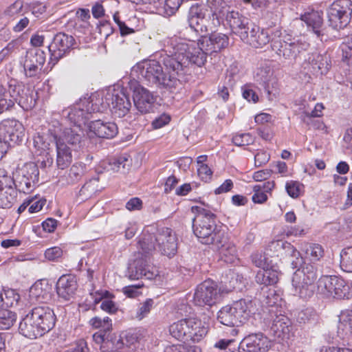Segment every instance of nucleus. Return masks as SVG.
I'll list each match as a JSON object with an SVG mask.
<instances>
[{
	"mask_svg": "<svg viewBox=\"0 0 352 352\" xmlns=\"http://www.w3.org/2000/svg\"><path fill=\"white\" fill-rule=\"evenodd\" d=\"M184 47L177 43L168 54L166 51L161 55L160 61L148 60L139 63L133 71L138 73L146 85L175 92L182 87L184 76L191 67Z\"/></svg>",
	"mask_w": 352,
	"mask_h": 352,
	"instance_id": "f257e3e1",
	"label": "nucleus"
},
{
	"mask_svg": "<svg viewBox=\"0 0 352 352\" xmlns=\"http://www.w3.org/2000/svg\"><path fill=\"white\" fill-rule=\"evenodd\" d=\"M56 321V316L54 310L49 306H36L21 320L19 332L28 339H36L51 331Z\"/></svg>",
	"mask_w": 352,
	"mask_h": 352,
	"instance_id": "f03ea898",
	"label": "nucleus"
},
{
	"mask_svg": "<svg viewBox=\"0 0 352 352\" xmlns=\"http://www.w3.org/2000/svg\"><path fill=\"white\" fill-rule=\"evenodd\" d=\"M185 46V52L190 61V66H203L206 62L207 56L218 53L229 45V38L227 35L219 32H212L209 36H201L199 39L197 47L189 46L187 43H179Z\"/></svg>",
	"mask_w": 352,
	"mask_h": 352,
	"instance_id": "7ed1b4c3",
	"label": "nucleus"
},
{
	"mask_svg": "<svg viewBox=\"0 0 352 352\" xmlns=\"http://www.w3.org/2000/svg\"><path fill=\"white\" fill-rule=\"evenodd\" d=\"M254 311L253 302L241 298L222 307L217 313V320L228 327H239L248 321Z\"/></svg>",
	"mask_w": 352,
	"mask_h": 352,
	"instance_id": "20e7f679",
	"label": "nucleus"
},
{
	"mask_svg": "<svg viewBox=\"0 0 352 352\" xmlns=\"http://www.w3.org/2000/svg\"><path fill=\"white\" fill-rule=\"evenodd\" d=\"M192 211L197 213L192 220V227L194 234L200 243H208L210 234L218 227L216 223L217 215L211 211L200 206L192 207Z\"/></svg>",
	"mask_w": 352,
	"mask_h": 352,
	"instance_id": "39448f33",
	"label": "nucleus"
},
{
	"mask_svg": "<svg viewBox=\"0 0 352 352\" xmlns=\"http://www.w3.org/2000/svg\"><path fill=\"white\" fill-rule=\"evenodd\" d=\"M318 278L316 267L311 263H305L293 274L292 286L294 295L302 298L311 297L314 292V283Z\"/></svg>",
	"mask_w": 352,
	"mask_h": 352,
	"instance_id": "423d86ee",
	"label": "nucleus"
},
{
	"mask_svg": "<svg viewBox=\"0 0 352 352\" xmlns=\"http://www.w3.org/2000/svg\"><path fill=\"white\" fill-rule=\"evenodd\" d=\"M352 15L351 0H336L327 9L329 26L338 30L345 28Z\"/></svg>",
	"mask_w": 352,
	"mask_h": 352,
	"instance_id": "0eeeda50",
	"label": "nucleus"
},
{
	"mask_svg": "<svg viewBox=\"0 0 352 352\" xmlns=\"http://www.w3.org/2000/svg\"><path fill=\"white\" fill-rule=\"evenodd\" d=\"M9 100L14 104L16 102L23 109L30 110L34 107L36 100L32 96V91L26 87L22 82L15 79H11L8 82Z\"/></svg>",
	"mask_w": 352,
	"mask_h": 352,
	"instance_id": "6e6552de",
	"label": "nucleus"
},
{
	"mask_svg": "<svg viewBox=\"0 0 352 352\" xmlns=\"http://www.w3.org/2000/svg\"><path fill=\"white\" fill-rule=\"evenodd\" d=\"M318 287L324 288L327 293L336 299H349L350 286L342 277L337 276H324L318 281Z\"/></svg>",
	"mask_w": 352,
	"mask_h": 352,
	"instance_id": "1a4fd4ad",
	"label": "nucleus"
},
{
	"mask_svg": "<svg viewBox=\"0 0 352 352\" xmlns=\"http://www.w3.org/2000/svg\"><path fill=\"white\" fill-rule=\"evenodd\" d=\"M210 18L208 0L206 3H195L192 4L188 12V22L189 26L195 32L206 34L208 32L207 22Z\"/></svg>",
	"mask_w": 352,
	"mask_h": 352,
	"instance_id": "9d476101",
	"label": "nucleus"
},
{
	"mask_svg": "<svg viewBox=\"0 0 352 352\" xmlns=\"http://www.w3.org/2000/svg\"><path fill=\"white\" fill-rule=\"evenodd\" d=\"M150 258L148 255L143 256V253L138 252L135 254L134 260L128 267V276L131 280L145 278L153 280L156 274L153 271V267L149 265Z\"/></svg>",
	"mask_w": 352,
	"mask_h": 352,
	"instance_id": "9b49d317",
	"label": "nucleus"
},
{
	"mask_svg": "<svg viewBox=\"0 0 352 352\" xmlns=\"http://www.w3.org/2000/svg\"><path fill=\"white\" fill-rule=\"evenodd\" d=\"M75 44V38L64 32L56 34L48 45L50 61L55 65L60 58L66 56Z\"/></svg>",
	"mask_w": 352,
	"mask_h": 352,
	"instance_id": "f8f14e48",
	"label": "nucleus"
},
{
	"mask_svg": "<svg viewBox=\"0 0 352 352\" xmlns=\"http://www.w3.org/2000/svg\"><path fill=\"white\" fill-rule=\"evenodd\" d=\"M218 286L215 282L208 279L200 283L196 288L193 302L195 305L204 307L212 306L219 297Z\"/></svg>",
	"mask_w": 352,
	"mask_h": 352,
	"instance_id": "ddd939ff",
	"label": "nucleus"
},
{
	"mask_svg": "<svg viewBox=\"0 0 352 352\" xmlns=\"http://www.w3.org/2000/svg\"><path fill=\"white\" fill-rule=\"evenodd\" d=\"M309 47L308 43L300 41L288 43L276 38L271 40L272 50L285 59H295L300 53L307 51Z\"/></svg>",
	"mask_w": 352,
	"mask_h": 352,
	"instance_id": "4468645a",
	"label": "nucleus"
},
{
	"mask_svg": "<svg viewBox=\"0 0 352 352\" xmlns=\"http://www.w3.org/2000/svg\"><path fill=\"white\" fill-rule=\"evenodd\" d=\"M158 251L169 258L173 256L177 250L175 233L168 228H162L157 230L155 235Z\"/></svg>",
	"mask_w": 352,
	"mask_h": 352,
	"instance_id": "2eb2a0df",
	"label": "nucleus"
},
{
	"mask_svg": "<svg viewBox=\"0 0 352 352\" xmlns=\"http://www.w3.org/2000/svg\"><path fill=\"white\" fill-rule=\"evenodd\" d=\"M0 131L3 132V140H7L8 147L22 142L25 136L23 124L14 119L3 120L0 124Z\"/></svg>",
	"mask_w": 352,
	"mask_h": 352,
	"instance_id": "dca6fc26",
	"label": "nucleus"
},
{
	"mask_svg": "<svg viewBox=\"0 0 352 352\" xmlns=\"http://www.w3.org/2000/svg\"><path fill=\"white\" fill-rule=\"evenodd\" d=\"M133 100L137 110L142 114L153 112L156 98L153 94L141 85L133 89Z\"/></svg>",
	"mask_w": 352,
	"mask_h": 352,
	"instance_id": "f3484780",
	"label": "nucleus"
},
{
	"mask_svg": "<svg viewBox=\"0 0 352 352\" xmlns=\"http://www.w3.org/2000/svg\"><path fill=\"white\" fill-rule=\"evenodd\" d=\"M107 100L109 101V109L115 117H124L131 108L129 96L122 91L116 94L107 93Z\"/></svg>",
	"mask_w": 352,
	"mask_h": 352,
	"instance_id": "a211bd4d",
	"label": "nucleus"
},
{
	"mask_svg": "<svg viewBox=\"0 0 352 352\" xmlns=\"http://www.w3.org/2000/svg\"><path fill=\"white\" fill-rule=\"evenodd\" d=\"M240 346L246 352H267L271 347V343L267 336L259 332L245 336Z\"/></svg>",
	"mask_w": 352,
	"mask_h": 352,
	"instance_id": "6ab92c4d",
	"label": "nucleus"
},
{
	"mask_svg": "<svg viewBox=\"0 0 352 352\" xmlns=\"http://www.w3.org/2000/svg\"><path fill=\"white\" fill-rule=\"evenodd\" d=\"M270 315L272 325L270 327V333L277 338L284 340L288 338L292 330V321L285 315L279 312L273 313Z\"/></svg>",
	"mask_w": 352,
	"mask_h": 352,
	"instance_id": "aec40b11",
	"label": "nucleus"
},
{
	"mask_svg": "<svg viewBox=\"0 0 352 352\" xmlns=\"http://www.w3.org/2000/svg\"><path fill=\"white\" fill-rule=\"evenodd\" d=\"M78 287L76 277L67 274L59 277L56 284V290L59 298L68 301L74 297Z\"/></svg>",
	"mask_w": 352,
	"mask_h": 352,
	"instance_id": "412c9836",
	"label": "nucleus"
},
{
	"mask_svg": "<svg viewBox=\"0 0 352 352\" xmlns=\"http://www.w3.org/2000/svg\"><path fill=\"white\" fill-rule=\"evenodd\" d=\"M84 132L80 128H65L60 135H54L55 142H63L73 150H78L82 147Z\"/></svg>",
	"mask_w": 352,
	"mask_h": 352,
	"instance_id": "4be33fe9",
	"label": "nucleus"
},
{
	"mask_svg": "<svg viewBox=\"0 0 352 352\" xmlns=\"http://www.w3.org/2000/svg\"><path fill=\"white\" fill-rule=\"evenodd\" d=\"M88 127L90 132L100 138L111 139L118 133V128L115 122L100 119L91 121Z\"/></svg>",
	"mask_w": 352,
	"mask_h": 352,
	"instance_id": "5701e85b",
	"label": "nucleus"
},
{
	"mask_svg": "<svg viewBox=\"0 0 352 352\" xmlns=\"http://www.w3.org/2000/svg\"><path fill=\"white\" fill-rule=\"evenodd\" d=\"M209 11L214 25H220L223 20L227 22L231 14L236 11L230 10V6L223 0H208Z\"/></svg>",
	"mask_w": 352,
	"mask_h": 352,
	"instance_id": "b1692460",
	"label": "nucleus"
},
{
	"mask_svg": "<svg viewBox=\"0 0 352 352\" xmlns=\"http://www.w3.org/2000/svg\"><path fill=\"white\" fill-rule=\"evenodd\" d=\"M83 102L76 104L63 111V116L68 119L71 123H73L76 127L81 129L82 126L85 124L89 119V113L87 111L85 106H83Z\"/></svg>",
	"mask_w": 352,
	"mask_h": 352,
	"instance_id": "393cba45",
	"label": "nucleus"
},
{
	"mask_svg": "<svg viewBox=\"0 0 352 352\" xmlns=\"http://www.w3.org/2000/svg\"><path fill=\"white\" fill-rule=\"evenodd\" d=\"M301 19L305 21L308 28L311 29L320 41H322L323 37L327 36V30L322 12L313 11L305 13L301 16Z\"/></svg>",
	"mask_w": 352,
	"mask_h": 352,
	"instance_id": "a878e982",
	"label": "nucleus"
},
{
	"mask_svg": "<svg viewBox=\"0 0 352 352\" xmlns=\"http://www.w3.org/2000/svg\"><path fill=\"white\" fill-rule=\"evenodd\" d=\"M228 23L229 24L232 32L239 36L241 41H243L245 35H247L245 31L248 30H251L253 28L250 24L255 25V23L252 22L248 18L244 16L239 12L231 14Z\"/></svg>",
	"mask_w": 352,
	"mask_h": 352,
	"instance_id": "bb28decb",
	"label": "nucleus"
},
{
	"mask_svg": "<svg viewBox=\"0 0 352 352\" xmlns=\"http://www.w3.org/2000/svg\"><path fill=\"white\" fill-rule=\"evenodd\" d=\"M250 35H245L243 41L253 47L260 48L269 43L270 41V33L267 30L261 29L257 25H251Z\"/></svg>",
	"mask_w": 352,
	"mask_h": 352,
	"instance_id": "cd10ccee",
	"label": "nucleus"
},
{
	"mask_svg": "<svg viewBox=\"0 0 352 352\" xmlns=\"http://www.w3.org/2000/svg\"><path fill=\"white\" fill-rule=\"evenodd\" d=\"M56 148V165L59 169L64 170L67 168L73 160V154L78 152L72 149L69 145L63 142H55Z\"/></svg>",
	"mask_w": 352,
	"mask_h": 352,
	"instance_id": "c85d7f7f",
	"label": "nucleus"
},
{
	"mask_svg": "<svg viewBox=\"0 0 352 352\" xmlns=\"http://www.w3.org/2000/svg\"><path fill=\"white\" fill-rule=\"evenodd\" d=\"M52 286L45 279L36 281L30 289V296L38 302H47L51 299Z\"/></svg>",
	"mask_w": 352,
	"mask_h": 352,
	"instance_id": "c756f323",
	"label": "nucleus"
},
{
	"mask_svg": "<svg viewBox=\"0 0 352 352\" xmlns=\"http://www.w3.org/2000/svg\"><path fill=\"white\" fill-rule=\"evenodd\" d=\"M187 321L189 340H192L194 342H199L207 334L208 328L197 318H187Z\"/></svg>",
	"mask_w": 352,
	"mask_h": 352,
	"instance_id": "7c9ffc66",
	"label": "nucleus"
},
{
	"mask_svg": "<svg viewBox=\"0 0 352 352\" xmlns=\"http://www.w3.org/2000/svg\"><path fill=\"white\" fill-rule=\"evenodd\" d=\"M82 102L83 106H85L89 114L94 112H104L110 107L109 101L107 100V95L103 98L99 94H93Z\"/></svg>",
	"mask_w": 352,
	"mask_h": 352,
	"instance_id": "2f4dec72",
	"label": "nucleus"
},
{
	"mask_svg": "<svg viewBox=\"0 0 352 352\" xmlns=\"http://www.w3.org/2000/svg\"><path fill=\"white\" fill-rule=\"evenodd\" d=\"M188 327L187 318L180 320L169 327L170 334L178 340L189 341Z\"/></svg>",
	"mask_w": 352,
	"mask_h": 352,
	"instance_id": "473e14b6",
	"label": "nucleus"
},
{
	"mask_svg": "<svg viewBox=\"0 0 352 352\" xmlns=\"http://www.w3.org/2000/svg\"><path fill=\"white\" fill-rule=\"evenodd\" d=\"M278 271L275 272L269 270H259L255 276V281L259 285L265 286L273 285L278 281Z\"/></svg>",
	"mask_w": 352,
	"mask_h": 352,
	"instance_id": "72a5a7b5",
	"label": "nucleus"
},
{
	"mask_svg": "<svg viewBox=\"0 0 352 352\" xmlns=\"http://www.w3.org/2000/svg\"><path fill=\"white\" fill-rule=\"evenodd\" d=\"M285 251L286 254L294 252V255H298V251L290 243L283 241L282 240L274 241L270 243L266 251L272 254H278L282 251Z\"/></svg>",
	"mask_w": 352,
	"mask_h": 352,
	"instance_id": "f704fd0d",
	"label": "nucleus"
},
{
	"mask_svg": "<svg viewBox=\"0 0 352 352\" xmlns=\"http://www.w3.org/2000/svg\"><path fill=\"white\" fill-rule=\"evenodd\" d=\"M240 348V344L232 338L219 339L213 345V349L217 352H241Z\"/></svg>",
	"mask_w": 352,
	"mask_h": 352,
	"instance_id": "c9c22d12",
	"label": "nucleus"
},
{
	"mask_svg": "<svg viewBox=\"0 0 352 352\" xmlns=\"http://www.w3.org/2000/svg\"><path fill=\"white\" fill-rule=\"evenodd\" d=\"M27 12V3L23 0H16L8 7L4 14L6 16L12 18L15 21L20 16H23Z\"/></svg>",
	"mask_w": 352,
	"mask_h": 352,
	"instance_id": "e433bc0d",
	"label": "nucleus"
},
{
	"mask_svg": "<svg viewBox=\"0 0 352 352\" xmlns=\"http://www.w3.org/2000/svg\"><path fill=\"white\" fill-rule=\"evenodd\" d=\"M210 238H211L210 241L204 243V244L213 245L217 250L230 243L228 236L225 231L221 229V226H218L216 230L210 234Z\"/></svg>",
	"mask_w": 352,
	"mask_h": 352,
	"instance_id": "4c0bfd02",
	"label": "nucleus"
},
{
	"mask_svg": "<svg viewBox=\"0 0 352 352\" xmlns=\"http://www.w3.org/2000/svg\"><path fill=\"white\" fill-rule=\"evenodd\" d=\"M155 243V236L144 235L138 240V252L143 253V256L148 255V257L150 258L151 253L157 248Z\"/></svg>",
	"mask_w": 352,
	"mask_h": 352,
	"instance_id": "58836bf2",
	"label": "nucleus"
},
{
	"mask_svg": "<svg viewBox=\"0 0 352 352\" xmlns=\"http://www.w3.org/2000/svg\"><path fill=\"white\" fill-rule=\"evenodd\" d=\"M24 61L30 62L31 64L42 68L45 62V54L38 48L29 49L26 52Z\"/></svg>",
	"mask_w": 352,
	"mask_h": 352,
	"instance_id": "ea45409f",
	"label": "nucleus"
},
{
	"mask_svg": "<svg viewBox=\"0 0 352 352\" xmlns=\"http://www.w3.org/2000/svg\"><path fill=\"white\" fill-rule=\"evenodd\" d=\"M14 188L17 192L30 193L33 190V185L19 170L14 173Z\"/></svg>",
	"mask_w": 352,
	"mask_h": 352,
	"instance_id": "a19ab883",
	"label": "nucleus"
},
{
	"mask_svg": "<svg viewBox=\"0 0 352 352\" xmlns=\"http://www.w3.org/2000/svg\"><path fill=\"white\" fill-rule=\"evenodd\" d=\"M33 185L38 182L39 170L34 162L26 163L21 168L18 169Z\"/></svg>",
	"mask_w": 352,
	"mask_h": 352,
	"instance_id": "79ce46f5",
	"label": "nucleus"
},
{
	"mask_svg": "<svg viewBox=\"0 0 352 352\" xmlns=\"http://www.w3.org/2000/svg\"><path fill=\"white\" fill-rule=\"evenodd\" d=\"M16 320L15 312L6 308L0 309V329L8 330L12 327Z\"/></svg>",
	"mask_w": 352,
	"mask_h": 352,
	"instance_id": "37998d69",
	"label": "nucleus"
},
{
	"mask_svg": "<svg viewBox=\"0 0 352 352\" xmlns=\"http://www.w3.org/2000/svg\"><path fill=\"white\" fill-rule=\"evenodd\" d=\"M17 190L15 188L0 190V208H10L12 207L17 197Z\"/></svg>",
	"mask_w": 352,
	"mask_h": 352,
	"instance_id": "c03bdc74",
	"label": "nucleus"
},
{
	"mask_svg": "<svg viewBox=\"0 0 352 352\" xmlns=\"http://www.w3.org/2000/svg\"><path fill=\"white\" fill-rule=\"evenodd\" d=\"M219 259L226 263H232L236 258V246L231 242L219 250Z\"/></svg>",
	"mask_w": 352,
	"mask_h": 352,
	"instance_id": "a18cd8bd",
	"label": "nucleus"
},
{
	"mask_svg": "<svg viewBox=\"0 0 352 352\" xmlns=\"http://www.w3.org/2000/svg\"><path fill=\"white\" fill-rule=\"evenodd\" d=\"M109 295L110 293L108 291L102 292L101 297L99 298H96L94 302L97 304L101 301V309L109 314H115L118 310V307L113 300L108 298Z\"/></svg>",
	"mask_w": 352,
	"mask_h": 352,
	"instance_id": "49530a36",
	"label": "nucleus"
},
{
	"mask_svg": "<svg viewBox=\"0 0 352 352\" xmlns=\"http://www.w3.org/2000/svg\"><path fill=\"white\" fill-rule=\"evenodd\" d=\"M314 67H317L322 74L328 72L331 67L330 56L327 54H317L312 60Z\"/></svg>",
	"mask_w": 352,
	"mask_h": 352,
	"instance_id": "de8ad7c7",
	"label": "nucleus"
},
{
	"mask_svg": "<svg viewBox=\"0 0 352 352\" xmlns=\"http://www.w3.org/2000/svg\"><path fill=\"white\" fill-rule=\"evenodd\" d=\"M340 267L346 272H352V246L346 247L341 251Z\"/></svg>",
	"mask_w": 352,
	"mask_h": 352,
	"instance_id": "09e8293b",
	"label": "nucleus"
},
{
	"mask_svg": "<svg viewBox=\"0 0 352 352\" xmlns=\"http://www.w3.org/2000/svg\"><path fill=\"white\" fill-rule=\"evenodd\" d=\"M280 259L279 258L278 254H272L269 251L265 252V266L263 270H269L275 272L278 271V274H281L280 267L278 265Z\"/></svg>",
	"mask_w": 352,
	"mask_h": 352,
	"instance_id": "8fccbe9b",
	"label": "nucleus"
},
{
	"mask_svg": "<svg viewBox=\"0 0 352 352\" xmlns=\"http://www.w3.org/2000/svg\"><path fill=\"white\" fill-rule=\"evenodd\" d=\"M86 172V165L82 162H77L72 165L69 173V178L72 183L78 182Z\"/></svg>",
	"mask_w": 352,
	"mask_h": 352,
	"instance_id": "3c124183",
	"label": "nucleus"
},
{
	"mask_svg": "<svg viewBox=\"0 0 352 352\" xmlns=\"http://www.w3.org/2000/svg\"><path fill=\"white\" fill-rule=\"evenodd\" d=\"M107 342L106 351H117L121 349L124 346V337L122 334H111L109 331V338Z\"/></svg>",
	"mask_w": 352,
	"mask_h": 352,
	"instance_id": "603ef678",
	"label": "nucleus"
},
{
	"mask_svg": "<svg viewBox=\"0 0 352 352\" xmlns=\"http://www.w3.org/2000/svg\"><path fill=\"white\" fill-rule=\"evenodd\" d=\"M254 78L260 85L275 79V77L273 76V72L269 67L258 68Z\"/></svg>",
	"mask_w": 352,
	"mask_h": 352,
	"instance_id": "864d4df0",
	"label": "nucleus"
},
{
	"mask_svg": "<svg viewBox=\"0 0 352 352\" xmlns=\"http://www.w3.org/2000/svg\"><path fill=\"white\" fill-rule=\"evenodd\" d=\"M19 299L20 296L14 290L5 291L3 293L2 308L16 306Z\"/></svg>",
	"mask_w": 352,
	"mask_h": 352,
	"instance_id": "5fc2aeb1",
	"label": "nucleus"
},
{
	"mask_svg": "<svg viewBox=\"0 0 352 352\" xmlns=\"http://www.w3.org/2000/svg\"><path fill=\"white\" fill-rule=\"evenodd\" d=\"M305 253L313 261H318L324 256L322 246L316 243L309 244L306 248Z\"/></svg>",
	"mask_w": 352,
	"mask_h": 352,
	"instance_id": "6e6d98bb",
	"label": "nucleus"
},
{
	"mask_svg": "<svg viewBox=\"0 0 352 352\" xmlns=\"http://www.w3.org/2000/svg\"><path fill=\"white\" fill-rule=\"evenodd\" d=\"M261 87L266 93L269 100H273L278 94V82L276 78L262 84Z\"/></svg>",
	"mask_w": 352,
	"mask_h": 352,
	"instance_id": "4d7b16f0",
	"label": "nucleus"
},
{
	"mask_svg": "<svg viewBox=\"0 0 352 352\" xmlns=\"http://www.w3.org/2000/svg\"><path fill=\"white\" fill-rule=\"evenodd\" d=\"M89 323L93 327L100 329V330L111 331V320L109 317L101 318L96 316L90 320Z\"/></svg>",
	"mask_w": 352,
	"mask_h": 352,
	"instance_id": "13d9d810",
	"label": "nucleus"
},
{
	"mask_svg": "<svg viewBox=\"0 0 352 352\" xmlns=\"http://www.w3.org/2000/svg\"><path fill=\"white\" fill-rule=\"evenodd\" d=\"M14 188V175H8L4 169H0V190Z\"/></svg>",
	"mask_w": 352,
	"mask_h": 352,
	"instance_id": "bf43d9fd",
	"label": "nucleus"
},
{
	"mask_svg": "<svg viewBox=\"0 0 352 352\" xmlns=\"http://www.w3.org/2000/svg\"><path fill=\"white\" fill-rule=\"evenodd\" d=\"M45 11L46 7L42 3L35 1L30 5L27 3V14H28L32 19L34 16L38 17L41 14L45 12Z\"/></svg>",
	"mask_w": 352,
	"mask_h": 352,
	"instance_id": "052dcab7",
	"label": "nucleus"
},
{
	"mask_svg": "<svg viewBox=\"0 0 352 352\" xmlns=\"http://www.w3.org/2000/svg\"><path fill=\"white\" fill-rule=\"evenodd\" d=\"M303 185L297 181H289L285 184V189L287 194L292 198H298Z\"/></svg>",
	"mask_w": 352,
	"mask_h": 352,
	"instance_id": "680f3d73",
	"label": "nucleus"
},
{
	"mask_svg": "<svg viewBox=\"0 0 352 352\" xmlns=\"http://www.w3.org/2000/svg\"><path fill=\"white\" fill-rule=\"evenodd\" d=\"M254 138L250 133L236 134L232 138V142L238 146H243L252 144Z\"/></svg>",
	"mask_w": 352,
	"mask_h": 352,
	"instance_id": "e2e57ef3",
	"label": "nucleus"
},
{
	"mask_svg": "<svg viewBox=\"0 0 352 352\" xmlns=\"http://www.w3.org/2000/svg\"><path fill=\"white\" fill-rule=\"evenodd\" d=\"M14 106L12 100H9L8 94L6 89L0 85V113L10 110Z\"/></svg>",
	"mask_w": 352,
	"mask_h": 352,
	"instance_id": "0e129e2a",
	"label": "nucleus"
},
{
	"mask_svg": "<svg viewBox=\"0 0 352 352\" xmlns=\"http://www.w3.org/2000/svg\"><path fill=\"white\" fill-rule=\"evenodd\" d=\"M127 162H129V158L125 155H121L117 158L111 159L109 162V166H110L109 170L113 172H118L120 166L125 168Z\"/></svg>",
	"mask_w": 352,
	"mask_h": 352,
	"instance_id": "69168bd1",
	"label": "nucleus"
},
{
	"mask_svg": "<svg viewBox=\"0 0 352 352\" xmlns=\"http://www.w3.org/2000/svg\"><path fill=\"white\" fill-rule=\"evenodd\" d=\"M109 338V331L99 330L93 335L94 341L98 344H101L100 348L103 351H106L107 342Z\"/></svg>",
	"mask_w": 352,
	"mask_h": 352,
	"instance_id": "338daca9",
	"label": "nucleus"
},
{
	"mask_svg": "<svg viewBox=\"0 0 352 352\" xmlns=\"http://www.w3.org/2000/svg\"><path fill=\"white\" fill-rule=\"evenodd\" d=\"M340 49L342 52V61L348 65H352V46L342 43Z\"/></svg>",
	"mask_w": 352,
	"mask_h": 352,
	"instance_id": "774afa93",
	"label": "nucleus"
}]
</instances>
